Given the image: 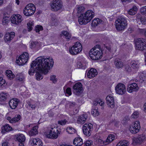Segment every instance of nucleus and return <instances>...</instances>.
<instances>
[{
    "label": "nucleus",
    "instance_id": "36",
    "mask_svg": "<svg viewBox=\"0 0 146 146\" xmlns=\"http://www.w3.org/2000/svg\"><path fill=\"white\" fill-rule=\"evenodd\" d=\"M25 78L24 75L22 73H18L16 76V78L17 80L20 81H23Z\"/></svg>",
    "mask_w": 146,
    "mask_h": 146
},
{
    "label": "nucleus",
    "instance_id": "29",
    "mask_svg": "<svg viewBox=\"0 0 146 146\" xmlns=\"http://www.w3.org/2000/svg\"><path fill=\"white\" fill-rule=\"evenodd\" d=\"M6 75L7 76L8 79L10 80L13 79L15 77V75L13 74L11 71L8 70L6 71Z\"/></svg>",
    "mask_w": 146,
    "mask_h": 146
},
{
    "label": "nucleus",
    "instance_id": "49",
    "mask_svg": "<svg viewBox=\"0 0 146 146\" xmlns=\"http://www.w3.org/2000/svg\"><path fill=\"white\" fill-rule=\"evenodd\" d=\"M137 31L139 33H140L141 34H144V35L145 36V33H146V29H141L138 28Z\"/></svg>",
    "mask_w": 146,
    "mask_h": 146
},
{
    "label": "nucleus",
    "instance_id": "55",
    "mask_svg": "<svg viewBox=\"0 0 146 146\" xmlns=\"http://www.w3.org/2000/svg\"><path fill=\"white\" fill-rule=\"evenodd\" d=\"M38 44V42L35 41H32L31 43V45L33 47H35L36 46H37Z\"/></svg>",
    "mask_w": 146,
    "mask_h": 146
},
{
    "label": "nucleus",
    "instance_id": "5",
    "mask_svg": "<svg viewBox=\"0 0 146 146\" xmlns=\"http://www.w3.org/2000/svg\"><path fill=\"white\" fill-rule=\"evenodd\" d=\"M115 27L118 31L124 30L127 26V21L126 19L123 17H120L116 21Z\"/></svg>",
    "mask_w": 146,
    "mask_h": 146
},
{
    "label": "nucleus",
    "instance_id": "25",
    "mask_svg": "<svg viewBox=\"0 0 146 146\" xmlns=\"http://www.w3.org/2000/svg\"><path fill=\"white\" fill-rule=\"evenodd\" d=\"M114 62L115 67L117 68H121L123 66V63L120 59H115Z\"/></svg>",
    "mask_w": 146,
    "mask_h": 146
},
{
    "label": "nucleus",
    "instance_id": "50",
    "mask_svg": "<svg viewBox=\"0 0 146 146\" xmlns=\"http://www.w3.org/2000/svg\"><path fill=\"white\" fill-rule=\"evenodd\" d=\"M99 112L97 109H93L92 111V113L94 116H97L99 115Z\"/></svg>",
    "mask_w": 146,
    "mask_h": 146
},
{
    "label": "nucleus",
    "instance_id": "48",
    "mask_svg": "<svg viewBox=\"0 0 146 146\" xmlns=\"http://www.w3.org/2000/svg\"><path fill=\"white\" fill-rule=\"evenodd\" d=\"M50 80L52 81V82L54 83H56L57 82V79L56 78V76L55 75L51 76L50 77Z\"/></svg>",
    "mask_w": 146,
    "mask_h": 146
},
{
    "label": "nucleus",
    "instance_id": "31",
    "mask_svg": "<svg viewBox=\"0 0 146 146\" xmlns=\"http://www.w3.org/2000/svg\"><path fill=\"white\" fill-rule=\"evenodd\" d=\"M38 127L37 126H35L33 127L32 129L29 132V134L30 135L32 136L35 135L38 133Z\"/></svg>",
    "mask_w": 146,
    "mask_h": 146
},
{
    "label": "nucleus",
    "instance_id": "47",
    "mask_svg": "<svg viewBox=\"0 0 146 146\" xmlns=\"http://www.w3.org/2000/svg\"><path fill=\"white\" fill-rule=\"evenodd\" d=\"M125 71L127 73H130L132 71L131 67L129 65H126L125 67Z\"/></svg>",
    "mask_w": 146,
    "mask_h": 146
},
{
    "label": "nucleus",
    "instance_id": "13",
    "mask_svg": "<svg viewBox=\"0 0 146 146\" xmlns=\"http://www.w3.org/2000/svg\"><path fill=\"white\" fill-rule=\"evenodd\" d=\"M140 128L139 122L137 121L132 125L129 129L131 132L132 133L136 134L139 132Z\"/></svg>",
    "mask_w": 146,
    "mask_h": 146
},
{
    "label": "nucleus",
    "instance_id": "37",
    "mask_svg": "<svg viewBox=\"0 0 146 146\" xmlns=\"http://www.w3.org/2000/svg\"><path fill=\"white\" fill-rule=\"evenodd\" d=\"M51 20L52 22V25H54L57 24L58 21L56 16L55 15H52Z\"/></svg>",
    "mask_w": 146,
    "mask_h": 146
},
{
    "label": "nucleus",
    "instance_id": "14",
    "mask_svg": "<svg viewBox=\"0 0 146 146\" xmlns=\"http://www.w3.org/2000/svg\"><path fill=\"white\" fill-rule=\"evenodd\" d=\"M22 16L19 14L13 15L11 17V23L16 25H18L22 21Z\"/></svg>",
    "mask_w": 146,
    "mask_h": 146
},
{
    "label": "nucleus",
    "instance_id": "6",
    "mask_svg": "<svg viewBox=\"0 0 146 146\" xmlns=\"http://www.w3.org/2000/svg\"><path fill=\"white\" fill-rule=\"evenodd\" d=\"M135 46L136 50L141 51L146 50V40L142 38L137 39Z\"/></svg>",
    "mask_w": 146,
    "mask_h": 146
},
{
    "label": "nucleus",
    "instance_id": "52",
    "mask_svg": "<svg viewBox=\"0 0 146 146\" xmlns=\"http://www.w3.org/2000/svg\"><path fill=\"white\" fill-rule=\"evenodd\" d=\"M67 122V120L65 119L63 120H61L58 121V124L61 125H65L66 123Z\"/></svg>",
    "mask_w": 146,
    "mask_h": 146
},
{
    "label": "nucleus",
    "instance_id": "7",
    "mask_svg": "<svg viewBox=\"0 0 146 146\" xmlns=\"http://www.w3.org/2000/svg\"><path fill=\"white\" fill-rule=\"evenodd\" d=\"M82 50L81 44L79 42H77L72 47L69 48V52L71 54L75 55L80 53Z\"/></svg>",
    "mask_w": 146,
    "mask_h": 146
},
{
    "label": "nucleus",
    "instance_id": "42",
    "mask_svg": "<svg viewBox=\"0 0 146 146\" xmlns=\"http://www.w3.org/2000/svg\"><path fill=\"white\" fill-rule=\"evenodd\" d=\"M21 118V116L20 115H16L15 117L12 118V123L18 121Z\"/></svg>",
    "mask_w": 146,
    "mask_h": 146
},
{
    "label": "nucleus",
    "instance_id": "17",
    "mask_svg": "<svg viewBox=\"0 0 146 146\" xmlns=\"http://www.w3.org/2000/svg\"><path fill=\"white\" fill-rule=\"evenodd\" d=\"M139 89L137 84L135 83H131L128 85L127 91L129 93H132L137 91Z\"/></svg>",
    "mask_w": 146,
    "mask_h": 146
},
{
    "label": "nucleus",
    "instance_id": "39",
    "mask_svg": "<svg viewBox=\"0 0 146 146\" xmlns=\"http://www.w3.org/2000/svg\"><path fill=\"white\" fill-rule=\"evenodd\" d=\"M62 33L64 35L67 37L66 38L68 39V40H69L71 37V35L70 33L67 31H62Z\"/></svg>",
    "mask_w": 146,
    "mask_h": 146
},
{
    "label": "nucleus",
    "instance_id": "27",
    "mask_svg": "<svg viewBox=\"0 0 146 146\" xmlns=\"http://www.w3.org/2000/svg\"><path fill=\"white\" fill-rule=\"evenodd\" d=\"M115 139V137L114 135H109L107 138L106 140L103 141L104 144L106 145L110 143L111 142L113 141Z\"/></svg>",
    "mask_w": 146,
    "mask_h": 146
},
{
    "label": "nucleus",
    "instance_id": "8",
    "mask_svg": "<svg viewBox=\"0 0 146 146\" xmlns=\"http://www.w3.org/2000/svg\"><path fill=\"white\" fill-rule=\"evenodd\" d=\"M36 10L35 6L32 3L28 4L23 10V13L26 16H30L33 15Z\"/></svg>",
    "mask_w": 146,
    "mask_h": 146
},
{
    "label": "nucleus",
    "instance_id": "23",
    "mask_svg": "<svg viewBox=\"0 0 146 146\" xmlns=\"http://www.w3.org/2000/svg\"><path fill=\"white\" fill-rule=\"evenodd\" d=\"M98 72L96 69L91 68L88 71L87 75L88 78H92L96 76Z\"/></svg>",
    "mask_w": 146,
    "mask_h": 146
},
{
    "label": "nucleus",
    "instance_id": "19",
    "mask_svg": "<svg viewBox=\"0 0 146 146\" xmlns=\"http://www.w3.org/2000/svg\"><path fill=\"white\" fill-rule=\"evenodd\" d=\"M145 139V137L144 134L139 135L137 138H134L133 140V143L135 144H141Z\"/></svg>",
    "mask_w": 146,
    "mask_h": 146
},
{
    "label": "nucleus",
    "instance_id": "20",
    "mask_svg": "<svg viewBox=\"0 0 146 146\" xmlns=\"http://www.w3.org/2000/svg\"><path fill=\"white\" fill-rule=\"evenodd\" d=\"M87 118L88 115L86 114L80 115L78 117L77 120V123L83 124L86 122Z\"/></svg>",
    "mask_w": 146,
    "mask_h": 146
},
{
    "label": "nucleus",
    "instance_id": "44",
    "mask_svg": "<svg viewBox=\"0 0 146 146\" xmlns=\"http://www.w3.org/2000/svg\"><path fill=\"white\" fill-rule=\"evenodd\" d=\"M27 28L29 31H31L33 29V27L34 26V23L33 22L30 21L27 24Z\"/></svg>",
    "mask_w": 146,
    "mask_h": 146
},
{
    "label": "nucleus",
    "instance_id": "56",
    "mask_svg": "<svg viewBox=\"0 0 146 146\" xmlns=\"http://www.w3.org/2000/svg\"><path fill=\"white\" fill-rule=\"evenodd\" d=\"M77 67L78 68H80L84 69L85 68V66H83V64L80 62L78 63L77 64Z\"/></svg>",
    "mask_w": 146,
    "mask_h": 146
},
{
    "label": "nucleus",
    "instance_id": "63",
    "mask_svg": "<svg viewBox=\"0 0 146 146\" xmlns=\"http://www.w3.org/2000/svg\"><path fill=\"white\" fill-rule=\"evenodd\" d=\"M2 146H8V143L7 142H5L3 143L2 144Z\"/></svg>",
    "mask_w": 146,
    "mask_h": 146
},
{
    "label": "nucleus",
    "instance_id": "10",
    "mask_svg": "<svg viewBox=\"0 0 146 146\" xmlns=\"http://www.w3.org/2000/svg\"><path fill=\"white\" fill-rule=\"evenodd\" d=\"M50 6L53 11H57L62 9V2L61 0H53L51 2Z\"/></svg>",
    "mask_w": 146,
    "mask_h": 146
},
{
    "label": "nucleus",
    "instance_id": "3",
    "mask_svg": "<svg viewBox=\"0 0 146 146\" xmlns=\"http://www.w3.org/2000/svg\"><path fill=\"white\" fill-rule=\"evenodd\" d=\"M94 13L89 10L78 17V21L80 25L86 24L89 22L94 16Z\"/></svg>",
    "mask_w": 146,
    "mask_h": 146
},
{
    "label": "nucleus",
    "instance_id": "38",
    "mask_svg": "<svg viewBox=\"0 0 146 146\" xmlns=\"http://www.w3.org/2000/svg\"><path fill=\"white\" fill-rule=\"evenodd\" d=\"M7 94L6 93L1 92L0 94V101L1 102L5 101L6 100Z\"/></svg>",
    "mask_w": 146,
    "mask_h": 146
},
{
    "label": "nucleus",
    "instance_id": "45",
    "mask_svg": "<svg viewBox=\"0 0 146 146\" xmlns=\"http://www.w3.org/2000/svg\"><path fill=\"white\" fill-rule=\"evenodd\" d=\"M64 92L66 96H68L71 95L72 94L71 89L70 88H67Z\"/></svg>",
    "mask_w": 146,
    "mask_h": 146
},
{
    "label": "nucleus",
    "instance_id": "28",
    "mask_svg": "<svg viewBox=\"0 0 146 146\" xmlns=\"http://www.w3.org/2000/svg\"><path fill=\"white\" fill-rule=\"evenodd\" d=\"M12 129V127L9 124H6L2 127V132L3 133H5L6 132L11 131Z\"/></svg>",
    "mask_w": 146,
    "mask_h": 146
},
{
    "label": "nucleus",
    "instance_id": "46",
    "mask_svg": "<svg viewBox=\"0 0 146 146\" xmlns=\"http://www.w3.org/2000/svg\"><path fill=\"white\" fill-rule=\"evenodd\" d=\"M42 27L40 25H37L35 27V30L37 33L39 32L40 31L43 30Z\"/></svg>",
    "mask_w": 146,
    "mask_h": 146
},
{
    "label": "nucleus",
    "instance_id": "4",
    "mask_svg": "<svg viewBox=\"0 0 146 146\" xmlns=\"http://www.w3.org/2000/svg\"><path fill=\"white\" fill-rule=\"evenodd\" d=\"M61 133L60 130H58L57 127H49L46 135L48 138L55 139H57Z\"/></svg>",
    "mask_w": 146,
    "mask_h": 146
},
{
    "label": "nucleus",
    "instance_id": "18",
    "mask_svg": "<svg viewBox=\"0 0 146 146\" xmlns=\"http://www.w3.org/2000/svg\"><path fill=\"white\" fill-rule=\"evenodd\" d=\"M106 102L108 106L111 108L115 107L114 99L113 96L111 95L108 96L106 98Z\"/></svg>",
    "mask_w": 146,
    "mask_h": 146
},
{
    "label": "nucleus",
    "instance_id": "22",
    "mask_svg": "<svg viewBox=\"0 0 146 146\" xmlns=\"http://www.w3.org/2000/svg\"><path fill=\"white\" fill-rule=\"evenodd\" d=\"M15 33L14 32L8 33L5 36L4 39L6 42H9L15 37Z\"/></svg>",
    "mask_w": 146,
    "mask_h": 146
},
{
    "label": "nucleus",
    "instance_id": "24",
    "mask_svg": "<svg viewBox=\"0 0 146 146\" xmlns=\"http://www.w3.org/2000/svg\"><path fill=\"white\" fill-rule=\"evenodd\" d=\"M131 66L133 69L137 70L139 67L140 63L138 60H132L130 63Z\"/></svg>",
    "mask_w": 146,
    "mask_h": 146
},
{
    "label": "nucleus",
    "instance_id": "21",
    "mask_svg": "<svg viewBox=\"0 0 146 146\" xmlns=\"http://www.w3.org/2000/svg\"><path fill=\"white\" fill-rule=\"evenodd\" d=\"M19 102L18 99L13 98L9 101V105L11 109H15L17 107Z\"/></svg>",
    "mask_w": 146,
    "mask_h": 146
},
{
    "label": "nucleus",
    "instance_id": "40",
    "mask_svg": "<svg viewBox=\"0 0 146 146\" xmlns=\"http://www.w3.org/2000/svg\"><path fill=\"white\" fill-rule=\"evenodd\" d=\"M66 130L68 133L70 134L75 133L76 132L74 129L70 127H67Z\"/></svg>",
    "mask_w": 146,
    "mask_h": 146
},
{
    "label": "nucleus",
    "instance_id": "35",
    "mask_svg": "<svg viewBox=\"0 0 146 146\" xmlns=\"http://www.w3.org/2000/svg\"><path fill=\"white\" fill-rule=\"evenodd\" d=\"M104 102L100 100H95L93 102V105L94 106L99 105L103 106H104Z\"/></svg>",
    "mask_w": 146,
    "mask_h": 146
},
{
    "label": "nucleus",
    "instance_id": "9",
    "mask_svg": "<svg viewBox=\"0 0 146 146\" xmlns=\"http://www.w3.org/2000/svg\"><path fill=\"white\" fill-rule=\"evenodd\" d=\"M28 58V54L27 52H25L18 57L16 62L19 65H23L27 62Z\"/></svg>",
    "mask_w": 146,
    "mask_h": 146
},
{
    "label": "nucleus",
    "instance_id": "15",
    "mask_svg": "<svg viewBox=\"0 0 146 146\" xmlns=\"http://www.w3.org/2000/svg\"><path fill=\"white\" fill-rule=\"evenodd\" d=\"M73 92L77 95H79L81 93L82 90L81 83L78 82L73 87Z\"/></svg>",
    "mask_w": 146,
    "mask_h": 146
},
{
    "label": "nucleus",
    "instance_id": "64",
    "mask_svg": "<svg viewBox=\"0 0 146 146\" xmlns=\"http://www.w3.org/2000/svg\"><path fill=\"white\" fill-rule=\"evenodd\" d=\"M144 110L145 112H146V103H145L144 106Z\"/></svg>",
    "mask_w": 146,
    "mask_h": 146
},
{
    "label": "nucleus",
    "instance_id": "60",
    "mask_svg": "<svg viewBox=\"0 0 146 146\" xmlns=\"http://www.w3.org/2000/svg\"><path fill=\"white\" fill-rule=\"evenodd\" d=\"M136 18L137 20H140L141 21V19L142 18V17H141V15L140 14L137 15Z\"/></svg>",
    "mask_w": 146,
    "mask_h": 146
},
{
    "label": "nucleus",
    "instance_id": "33",
    "mask_svg": "<svg viewBox=\"0 0 146 146\" xmlns=\"http://www.w3.org/2000/svg\"><path fill=\"white\" fill-rule=\"evenodd\" d=\"M16 139L20 143H23L24 142L25 140V136L22 134L19 135Z\"/></svg>",
    "mask_w": 146,
    "mask_h": 146
},
{
    "label": "nucleus",
    "instance_id": "30",
    "mask_svg": "<svg viewBox=\"0 0 146 146\" xmlns=\"http://www.w3.org/2000/svg\"><path fill=\"white\" fill-rule=\"evenodd\" d=\"M102 21L100 19H94L93 20L91 25L94 26H96L98 24L102 23Z\"/></svg>",
    "mask_w": 146,
    "mask_h": 146
},
{
    "label": "nucleus",
    "instance_id": "62",
    "mask_svg": "<svg viewBox=\"0 0 146 146\" xmlns=\"http://www.w3.org/2000/svg\"><path fill=\"white\" fill-rule=\"evenodd\" d=\"M128 30L129 33H131L133 31V29L132 27H130L128 28Z\"/></svg>",
    "mask_w": 146,
    "mask_h": 146
},
{
    "label": "nucleus",
    "instance_id": "59",
    "mask_svg": "<svg viewBox=\"0 0 146 146\" xmlns=\"http://www.w3.org/2000/svg\"><path fill=\"white\" fill-rule=\"evenodd\" d=\"M29 107L31 108L32 110L35 109L36 106L35 105L29 104Z\"/></svg>",
    "mask_w": 146,
    "mask_h": 146
},
{
    "label": "nucleus",
    "instance_id": "11",
    "mask_svg": "<svg viewBox=\"0 0 146 146\" xmlns=\"http://www.w3.org/2000/svg\"><path fill=\"white\" fill-rule=\"evenodd\" d=\"M93 125L91 123H85L83 126L82 129L84 134L89 136L91 135V132L93 129Z\"/></svg>",
    "mask_w": 146,
    "mask_h": 146
},
{
    "label": "nucleus",
    "instance_id": "34",
    "mask_svg": "<svg viewBox=\"0 0 146 146\" xmlns=\"http://www.w3.org/2000/svg\"><path fill=\"white\" fill-rule=\"evenodd\" d=\"M137 8L135 6H133L128 12V13L131 15H134L137 12Z\"/></svg>",
    "mask_w": 146,
    "mask_h": 146
},
{
    "label": "nucleus",
    "instance_id": "51",
    "mask_svg": "<svg viewBox=\"0 0 146 146\" xmlns=\"http://www.w3.org/2000/svg\"><path fill=\"white\" fill-rule=\"evenodd\" d=\"M92 144V141L90 140L87 141L84 143L85 146H91Z\"/></svg>",
    "mask_w": 146,
    "mask_h": 146
},
{
    "label": "nucleus",
    "instance_id": "43",
    "mask_svg": "<svg viewBox=\"0 0 146 146\" xmlns=\"http://www.w3.org/2000/svg\"><path fill=\"white\" fill-rule=\"evenodd\" d=\"M84 7L81 6H79L77 8V12L79 14L82 13L84 10Z\"/></svg>",
    "mask_w": 146,
    "mask_h": 146
},
{
    "label": "nucleus",
    "instance_id": "58",
    "mask_svg": "<svg viewBox=\"0 0 146 146\" xmlns=\"http://www.w3.org/2000/svg\"><path fill=\"white\" fill-rule=\"evenodd\" d=\"M141 22L143 24H146V19L144 17H142V18L141 19Z\"/></svg>",
    "mask_w": 146,
    "mask_h": 146
},
{
    "label": "nucleus",
    "instance_id": "41",
    "mask_svg": "<svg viewBox=\"0 0 146 146\" xmlns=\"http://www.w3.org/2000/svg\"><path fill=\"white\" fill-rule=\"evenodd\" d=\"M38 71H39V70H36L34 72V73L36 72V73L35 74V76L36 77V79L37 80H41L43 78V76H42V74H40L39 73V72H38Z\"/></svg>",
    "mask_w": 146,
    "mask_h": 146
},
{
    "label": "nucleus",
    "instance_id": "16",
    "mask_svg": "<svg viewBox=\"0 0 146 146\" xmlns=\"http://www.w3.org/2000/svg\"><path fill=\"white\" fill-rule=\"evenodd\" d=\"M29 143L32 146H42L43 145V143L38 138H31Z\"/></svg>",
    "mask_w": 146,
    "mask_h": 146
},
{
    "label": "nucleus",
    "instance_id": "57",
    "mask_svg": "<svg viewBox=\"0 0 146 146\" xmlns=\"http://www.w3.org/2000/svg\"><path fill=\"white\" fill-rule=\"evenodd\" d=\"M9 22V20L7 18L5 17V18H3V25L7 24Z\"/></svg>",
    "mask_w": 146,
    "mask_h": 146
},
{
    "label": "nucleus",
    "instance_id": "53",
    "mask_svg": "<svg viewBox=\"0 0 146 146\" xmlns=\"http://www.w3.org/2000/svg\"><path fill=\"white\" fill-rule=\"evenodd\" d=\"M139 113L138 111H135L133 114L132 115V118H136L138 117L139 116Z\"/></svg>",
    "mask_w": 146,
    "mask_h": 146
},
{
    "label": "nucleus",
    "instance_id": "54",
    "mask_svg": "<svg viewBox=\"0 0 146 146\" xmlns=\"http://www.w3.org/2000/svg\"><path fill=\"white\" fill-rule=\"evenodd\" d=\"M140 11L142 14H146V6L142 7Z\"/></svg>",
    "mask_w": 146,
    "mask_h": 146
},
{
    "label": "nucleus",
    "instance_id": "26",
    "mask_svg": "<svg viewBox=\"0 0 146 146\" xmlns=\"http://www.w3.org/2000/svg\"><path fill=\"white\" fill-rule=\"evenodd\" d=\"M73 143L76 146H80L83 144L82 140L80 137L75 138L74 141Z\"/></svg>",
    "mask_w": 146,
    "mask_h": 146
},
{
    "label": "nucleus",
    "instance_id": "2",
    "mask_svg": "<svg viewBox=\"0 0 146 146\" xmlns=\"http://www.w3.org/2000/svg\"><path fill=\"white\" fill-rule=\"evenodd\" d=\"M103 53L100 46L97 44L90 51L89 54L90 58L93 60H98L102 56Z\"/></svg>",
    "mask_w": 146,
    "mask_h": 146
},
{
    "label": "nucleus",
    "instance_id": "12",
    "mask_svg": "<svg viewBox=\"0 0 146 146\" xmlns=\"http://www.w3.org/2000/svg\"><path fill=\"white\" fill-rule=\"evenodd\" d=\"M115 90L117 94L121 95L125 94L126 91L125 86L122 83L118 84L115 87Z\"/></svg>",
    "mask_w": 146,
    "mask_h": 146
},
{
    "label": "nucleus",
    "instance_id": "1",
    "mask_svg": "<svg viewBox=\"0 0 146 146\" xmlns=\"http://www.w3.org/2000/svg\"><path fill=\"white\" fill-rule=\"evenodd\" d=\"M53 64L52 58H50V57L48 58H45L44 56L38 57L31 64V68L29 71V74L30 75H33L35 71L39 70L44 74H46L53 66Z\"/></svg>",
    "mask_w": 146,
    "mask_h": 146
},
{
    "label": "nucleus",
    "instance_id": "32",
    "mask_svg": "<svg viewBox=\"0 0 146 146\" xmlns=\"http://www.w3.org/2000/svg\"><path fill=\"white\" fill-rule=\"evenodd\" d=\"M128 141L126 140H122L119 141L117 144L116 146H128Z\"/></svg>",
    "mask_w": 146,
    "mask_h": 146
},
{
    "label": "nucleus",
    "instance_id": "61",
    "mask_svg": "<svg viewBox=\"0 0 146 146\" xmlns=\"http://www.w3.org/2000/svg\"><path fill=\"white\" fill-rule=\"evenodd\" d=\"M7 119L9 121L10 123H12V121H13L12 118H11V117H7Z\"/></svg>",
    "mask_w": 146,
    "mask_h": 146
}]
</instances>
